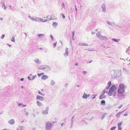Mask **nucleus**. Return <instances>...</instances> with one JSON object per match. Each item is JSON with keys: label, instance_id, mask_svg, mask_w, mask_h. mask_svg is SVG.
<instances>
[{"label": "nucleus", "instance_id": "obj_4", "mask_svg": "<svg viewBox=\"0 0 130 130\" xmlns=\"http://www.w3.org/2000/svg\"><path fill=\"white\" fill-rule=\"evenodd\" d=\"M52 124L49 121H48L46 123L45 129L46 130H50L51 128Z\"/></svg>", "mask_w": 130, "mask_h": 130}, {"label": "nucleus", "instance_id": "obj_10", "mask_svg": "<svg viewBox=\"0 0 130 130\" xmlns=\"http://www.w3.org/2000/svg\"><path fill=\"white\" fill-rule=\"evenodd\" d=\"M102 11L104 12H105L106 11V8L105 4H103L101 6Z\"/></svg>", "mask_w": 130, "mask_h": 130}, {"label": "nucleus", "instance_id": "obj_36", "mask_svg": "<svg viewBox=\"0 0 130 130\" xmlns=\"http://www.w3.org/2000/svg\"><path fill=\"white\" fill-rule=\"evenodd\" d=\"M118 130H121L122 129V128L121 126H118Z\"/></svg>", "mask_w": 130, "mask_h": 130}, {"label": "nucleus", "instance_id": "obj_5", "mask_svg": "<svg viewBox=\"0 0 130 130\" xmlns=\"http://www.w3.org/2000/svg\"><path fill=\"white\" fill-rule=\"evenodd\" d=\"M45 68H47L48 70L50 69L49 67L47 65H42L40 66L38 68L39 70L44 69Z\"/></svg>", "mask_w": 130, "mask_h": 130}, {"label": "nucleus", "instance_id": "obj_64", "mask_svg": "<svg viewBox=\"0 0 130 130\" xmlns=\"http://www.w3.org/2000/svg\"><path fill=\"white\" fill-rule=\"evenodd\" d=\"M113 95L114 96H115L116 95V94L115 93H113Z\"/></svg>", "mask_w": 130, "mask_h": 130}, {"label": "nucleus", "instance_id": "obj_56", "mask_svg": "<svg viewBox=\"0 0 130 130\" xmlns=\"http://www.w3.org/2000/svg\"><path fill=\"white\" fill-rule=\"evenodd\" d=\"M123 71H126V69L124 68H123Z\"/></svg>", "mask_w": 130, "mask_h": 130}, {"label": "nucleus", "instance_id": "obj_11", "mask_svg": "<svg viewBox=\"0 0 130 130\" xmlns=\"http://www.w3.org/2000/svg\"><path fill=\"white\" fill-rule=\"evenodd\" d=\"M36 99L37 100H39L41 101H42L44 100V98L43 97H42L41 96L37 95L36 98Z\"/></svg>", "mask_w": 130, "mask_h": 130}, {"label": "nucleus", "instance_id": "obj_50", "mask_svg": "<svg viewBox=\"0 0 130 130\" xmlns=\"http://www.w3.org/2000/svg\"><path fill=\"white\" fill-rule=\"evenodd\" d=\"M105 115H103V117H102V119H103V118H104V117H105Z\"/></svg>", "mask_w": 130, "mask_h": 130}, {"label": "nucleus", "instance_id": "obj_37", "mask_svg": "<svg viewBox=\"0 0 130 130\" xmlns=\"http://www.w3.org/2000/svg\"><path fill=\"white\" fill-rule=\"evenodd\" d=\"M36 75H35L33 76L32 78V80H33L34 79L36 78Z\"/></svg>", "mask_w": 130, "mask_h": 130}, {"label": "nucleus", "instance_id": "obj_15", "mask_svg": "<svg viewBox=\"0 0 130 130\" xmlns=\"http://www.w3.org/2000/svg\"><path fill=\"white\" fill-rule=\"evenodd\" d=\"M68 48L66 47V52L64 54L65 56H68Z\"/></svg>", "mask_w": 130, "mask_h": 130}, {"label": "nucleus", "instance_id": "obj_62", "mask_svg": "<svg viewBox=\"0 0 130 130\" xmlns=\"http://www.w3.org/2000/svg\"><path fill=\"white\" fill-rule=\"evenodd\" d=\"M39 49L40 50H43V49L42 48H41V47H40L39 48Z\"/></svg>", "mask_w": 130, "mask_h": 130}, {"label": "nucleus", "instance_id": "obj_14", "mask_svg": "<svg viewBox=\"0 0 130 130\" xmlns=\"http://www.w3.org/2000/svg\"><path fill=\"white\" fill-rule=\"evenodd\" d=\"M78 45L80 46H87L88 45V44L85 43H79Z\"/></svg>", "mask_w": 130, "mask_h": 130}, {"label": "nucleus", "instance_id": "obj_18", "mask_svg": "<svg viewBox=\"0 0 130 130\" xmlns=\"http://www.w3.org/2000/svg\"><path fill=\"white\" fill-rule=\"evenodd\" d=\"M37 105L39 106H42V104L39 101H37L36 102Z\"/></svg>", "mask_w": 130, "mask_h": 130}, {"label": "nucleus", "instance_id": "obj_32", "mask_svg": "<svg viewBox=\"0 0 130 130\" xmlns=\"http://www.w3.org/2000/svg\"><path fill=\"white\" fill-rule=\"evenodd\" d=\"M111 82L109 81L108 83L107 84V85H108V86H109V87H110V86H111Z\"/></svg>", "mask_w": 130, "mask_h": 130}, {"label": "nucleus", "instance_id": "obj_49", "mask_svg": "<svg viewBox=\"0 0 130 130\" xmlns=\"http://www.w3.org/2000/svg\"><path fill=\"white\" fill-rule=\"evenodd\" d=\"M75 10L76 11H77V8H76V5H75Z\"/></svg>", "mask_w": 130, "mask_h": 130}, {"label": "nucleus", "instance_id": "obj_33", "mask_svg": "<svg viewBox=\"0 0 130 130\" xmlns=\"http://www.w3.org/2000/svg\"><path fill=\"white\" fill-rule=\"evenodd\" d=\"M38 93L40 94L43 96H44V94L42 93L40 91H38Z\"/></svg>", "mask_w": 130, "mask_h": 130}, {"label": "nucleus", "instance_id": "obj_51", "mask_svg": "<svg viewBox=\"0 0 130 130\" xmlns=\"http://www.w3.org/2000/svg\"><path fill=\"white\" fill-rule=\"evenodd\" d=\"M24 78H21L20 79V80L21 81H23L24 80Z\"/></svg>", "mask_w": 130, "mask_h": 130}, {"label": "nucleus", "instance_id": "obj_19", "mask_svg": "<svg viewBox=\"0 0 130 130\" xmlns=\"http://www.w3.org/2000/svg\"><path fill=\"white\" fill-rule=\"evenodd\" d=\"M58 25V23L56 22H54L52 24L53 26L55 27H56Z\"/></svg>", "mask_w": 130, "mask_h": 130}, {"label": "nucleus", "instance_id": "obj_25", "mask_svg": "<svg viewBox=\"0 0 130 130\" xmlns=\"http://www.w3.org/2000/svg\"><path fill=\"white\" fill-rule=\"evenodd\" d=\"M24 127V126H19V129H17V130H22L23 128Z\"/></svg>", "mask_w": 130, "mask_h": 130}, {"label": "nucleus", "instance_id": "obj_8", "mask_svg": "<svg viewBox=\"0 0 130 130\" xmlns=\"http://www.w3.org/2000/svg\"><path fill=\"white\" fill-rule=\"evenodd\" d=\"M116 86L114 85H112L109 88V90L111 92H113L117 89Z\"/></svg>", "mask_w": 130, "mask_h": 130}, {"label": "nucleus", "instance_id": "obj_57", "mask_svg": "<svg viewBox=\"0 0 130 130\" xmlns=\"http://www.w3.org/2000/svg\"><path fill=\"white\" fill-rule=\"evenodd\" d=\"M28 113L27 112H26V113H25V114L27 116V115H28Z\"/></svg>", "mask_w": 130, "mask_h": 130}, {"label": "nucleus", "instance_id": "obj_17", "mask_svg": "<svg viewBox=\"0 0 130 130\" xmlns=\"http://www.w3.org/2000/svg\"><path fill=\"white\" fill-rule=\"evenodd\" d=\"M124 111V110L122 111V112H119L116 116V117H117V118H119V116H120V115L122 112H123V111Z\"/></svg>", "mask_w": 130, "mask_h": 130}, {"label": "nucleus", "instance_id": "obj_47", "mask_svg": "<svg viewBox=\"0 0 130 130\" xmlns=\"http://www.w3.org/2000/svg\"><path fill=\"white\" fill-rule=\"evenodd\" d=\"M37 74L39 77H40L41 75V73H38Z\"/></svg>", "mask_w": 130, "mask_h": 130}, {"label": "nucleus", "instance_id": "obj_28", "mask_svg": "<svg viewBox=\"0 0 130 130\" xmlns=\"http://www.w3.org/2000/svg\"><path fill=\"white\" fill-rule=\"evenodd\" d=\"M112 92H111V91H110V90H109V92L108 93V95L110 96H111L112 95Z\"/></svg>", "mask_w": 130, "mask_h": 130}, {"label": "nucleus", "instance_id": "obj_29", "mask_svg": "<svg viewBox=\"0 0 130 130\" xmlns=\"http://www.w3.org/2000/svg\"><path fill=\"white\" fill-rule=\"evenodd\" d=\"M112 40L116 42H118L119 41V39H112Z\"/></svg>", "mask_w": 130, "mask_h": 130}, {"label": "nucleus", "instance_id": "obj_20", "mask_svg": "<svg viewBox=\"0 0 130 130\" xmlns=\"http://www.w3.org/2000/svg\"><path fill=\"white\" fill-rule=\"evenodd\" d=\"M37 36H38V37L40 38H43L44 36V35L43 34H39Z\"/></svg>", "mask_w": 130, "mask_h": 130}, {"label": "nucleus", "instance_id": "obj_46", "mask_svg": "<svg viewBox=\"0 0 130 130\" xmlns=\"http://www.w3.org/2000/svg\"><path fill=\"white\" fill-rule=\"evenodd\" d=\"M123 105L122 104L120 105L118 107V108L119 109L121 108V107Z\"/></svg>", "mask_w": 130, "mask_h": 130}, {"label": "nucleus", "instance_id": "obj_48", "mask_svg": "<svg viewBox=\"0 0 130 130\" xmlns=\"http://www.w3.org/2000/svg\"><path fill=\"white\" fill-rule=\"evenodd\" d=\"M62 14V18H63V19L65 18V16L63 14Z\"/></svg>", "mask_w": 130, "mask_h": 130}, {"label": "nucleus", "instance_id": "obj_54", "mask_svg": "<svg viewBox=\"0 0 130 130\" xmlns=\"http://www.w3.org/2000/svg\"><path fill=\"white\" fill-rule=\"evenodd\" d=\"M128 115L127 114V113H126L125 114H124V116H127Z\"/></svg>", "mask_w": 130, "mask_h": 130}, {"label": "nucleus", "instance_id": "obj_38", "mask_svg": "<svg viewBox=\"0 0 130 130\" xmlns=\"http://www.w3.org/2000/svg\"><path fill=\"white\" fill-rule=\"evenodd\" d=\"M50 37H51V39L52 40H54V38L53 36H52V35H51L50 36Z\"/></svg>", "mask_w": 130, "mask_h": 130}, {"label": "nucleus", "instance_id": "obj_40", "mask_svg": "<svg viewBox=\"0 0 130 130\" xmlns=\"http://www.w3.org/2000/svg\"><path fill=\"white\" fill-rule=\"evenodd\" d=\"M56 44H57V42H56L53 44V45H54L53 46L54 47H55V46H56Z\"/></svg>", "mask_w": 130, "mask_h": 130}, {"label": "nucleus", "instance_id": "obj_35", "mask_svg": "<svg viewBox=\"0 0 130 130\" xmlns=\"http://www.w3.org/2000/svg\"><path fill=\"white\" fill-rule=\"evenodd\" d=\"M27 78H28V79L29 80H32V78H31V77H30L29 76H28L27 77Z\"/></svg>", "mask_w": 130, "mask_h": 130}, {"label": "nucleus", "instance_id": "obj_26", "mask_svg": "<svg viewBox=\"0 0 130 130\" xmlns=\"http://www.w3.org/2000/svg\"><path fill=\"white\" fill-rule=\"evenodd\" d=\"M38 64H39L40 63V62H39V60L38 59H36L34 60Z\"/></svg>", "mask_w": 130, "mask_h": 130}, {"label": "nucleus", "instance_id": "obj_7", "mask_svg": "<svg viewBox=\"0 0 130 130\" xmlns=\"http://www.w3.org/2000/svg\"><path fill=\"white\" fill-rule=\"evenodd\" d=\"M49 110V107H46L44 110H42L41 111L42 113L44 115H46L48 113V111Z\"/></svg>", "mask_w": 130, "mask_h": 130}, {"label": "nucleus", "instance_id": "obj_30", "mask_svg": "<svg viewBox=\"0 0 130 130\" xmlns=\"http://www.w3.org/2000/svg\"><path fill=\"white\" fill-rule=\"evenodd\" d=\"M123 122L122 121L120 123H118L117 124L118 126H121V125L122 124Z\"/></svg>", "mask_w": 130, "mask_h": 130}, {"label": "nucleus", "instance_id": "obj_58", "mask_svg": "<svg viewBox=\"0 0 130 130\" xmlns=\"http://www.w3.org/2000/svg\"><path fill=\"white\" fill-rule=\"evenodd\" d=\"M78 63H77V62H76L75 63V66H77V65H78Z\"/></svg>", "mask_w": 130, "mask_h": 130}, {"label": "nucleus", "instance_id": "obj_21", "mask_svg": "<svg viewBox=\"0 0 130 130\" xmlns=\"http://www.w3.org/2000/svg\"><path fill=\"white\" fill-rule=\"evenodd\" d=\"M1 4L2 5V8H3L5 10H6V7L4 3H1Z\"/></svg>", "mask_w": 130, "mask_h": 130}, {"label": "nucleus", "instance_id": "obj_52", "mask_svg": "<svg viewBox=\"0 0 130 130\" xmlns=\"http://www.w3.org/2000/svg\"><path fill=\"white\" fill-rule=\"evenodd\" d=\"M109 86H107V87H106V89H108L109 88Z\"/></svg>", "mask_w": 130, "mask_h": 130}, {"label": "nucleus", "instance_id": "obj_55", "mask_svg": "<svg viewBox=\"0 0 130 130\" xmlns=\"http://www.w3.org/2000/svg\"><path fill=\"white\" fill-rule=\"evenodd\" d=\"M91 95L90 94H88L87 95V97H89Z\"/></svg>", "mask_w": 130, "mask_h": 130}, {"label": "nucleus", "instance_id": "obj_59", "mask_svg": "<svg viewBox=\"0 0 130 130\" xmlns=\"http://www.w3.org/2000/svg\"><path fill=\"white\" fill-rule=\"evenodd\" d=\"M23 104H21V103H19L18 105V106H21V105H22Z\"/></svg>", "mask_w": 130, "mask_h": 130}, {"label": "nucleus", "instance_id": "obj_3", "mask_svg": "<svg viewBox=\"0 0 130 130\" xmlns=\"http://www.w3.org/2000/svg\"><path fill=\"white\" fill-rule=\"evenodd\" d=\"M31 20H32L33 21H34L35 22H46L47 21V20H45L43 21V19H42L40 18L37 17H36L35 18H34L33 17V18H31Z\"/></svg>", "mask_w": 130, "mask_h": 130}, {"label": "nucleus", "instance_id": "obj_43", "mask_svg": "<svg viewBox=\"0 0 130 130\" xmlns=\"http://www.w3.org/2000/svg\"><path fill=\"white\" fill-rule=\"evenodd\" d=\"M49 68H50V69L49 70H48L47 68H45V70L46 71H49V70H51L50 68V67H49Z\"/></svg>", "mask_w": 130, "mask_h": 130}, {"label": "nucleus", "instance_id": "obj_41", "mask_svg": "<svg viewBox=\"0 0 130 130\" xmlns=\"http://www.w3.org/2000/svg\"><path fill=\"white\" fill-rule=\"evenodd\" d=\"M4 36H5V35H2V36H1V38L2 39H3L4 37Z\"/></svg>", "mask_w": 130, "mask_h": 130}, {"label": "nucleus", "instance_id": "obj_23", "mask_svg": "<svg viewBox=\"0 0 130 130\" xmlns=\"http://www.w3.org/2000/svg\"><path fill=\"white\" fill-rule=\"evenodd\" d=\"M101 105H105V100H102L101 102Z\"/></svg>", "mask_w": 130, "mask_h": 130}, {"label": "nucleus", "instance_id": "obj_39", "mask_svg": "<svg viewBox=\"0 0 130 130\" xmlns=\"http://www.w3.org/2000/svg\"><path fill=\"white\" fill-rule=\"evenodd\" d=\"M61 6H62L64 8H65L64 4L63 3L61 5Z\"/></svg>", "mask_w": 130, "mask_h": 130}, {"label": "nucleus", "instance_id": "obj_2", "mask_svg": "<svg viewBox=\"0 0 130 130\" xmlns=\"http://www.w3.org/2000/svg\"><path fill=\"white\" fill-rule=\"evenodd\" d=\"M96 36L99 38L101 40H106L107 39V38L106 36L101 35L100 31L98 32L96 34Z\"/></svg>", "mask_w": 130, "mask_h": 130}, {"label": "nucleus", "instance_id": "obj_61", "mask_svg": "<svg viewBox=\"0 0 130 130\" xmlns=\"http://www.w3.org/2000/svg\"><path fill=\"white\" fill-rule=\"evenodd\" d=\"M28 17H29V18H30V19H31V18H33V17H31L30 16V15H29L28 16Z\"/></svg>", "mask_w": 130, "mask_h": 130}, {"label": "nucleus", "instance_id": "obj_45", "mask_svg": "<svg viewBox=\"0 0 130 130\" xmlns=\"http://www.w3.org/2000/svg\"><path fill=\"white\" fill-rule=\"evenodd\" d=\"M82 72L84 74H85L86 73H87L86 71H84Z\"/></svg>", "mask_w": 130, "mask_h": 130}, {"label": "nucleus", "instance_id": "obj_13", "mask_svg": "<svg viewBox=\"0 0 130 130\" xmlns=\"http://www.w3.org/2000/svg\"><path fill=\"white\" fill-rule=\"evenodd\" d=\"M48 76L47 75H43L41 77V78L43 80H45L48 78Z\"/></svg>", "mask_w": 130, "mask_h": 130}, {"label": "nucleus", "instance_id": "obj_63", "mask_svg": "<svg viewBox=\"0 0 130 130\" xmlns=\"http://www.w3.org/2000/svg\"><path fill=\"white\" fill-rule=\"evenodd\" d=\"M68 83H66V84H65V87H67V85H68Z\"/></svg>", "mask_w": 130, "mask_h": 130}, {"label": "nucleus", "instance_id": "obj_34", "mask_svg": "<svg viewBox=\"0 0 130 130\" xmlns=\"http://www.w3.org/2000/svg\"><path fill=\"white\" fill-rule=\"evenodd\" d=\"M116 128V127L114 126L111 128L110 130H114Z\"/></svg>", "mask_w": 130, "mask_h": 130}, {"label": "nucleus", "instance_id": "obj_60", "mask_svg": "<svg viewBox=\"0 0 130 130\" xmlns=\"http://www.w3.org/2000/svg\"><path fill=\"white\" fill-rule=\"evenodd\" d=\"M72 32V35H74V32L73 31Z\"/></svg>", "mask_w": 130, "mask_h": 130}, {"label": "nucleus", "instance_id": "obj_12", "mask_svg": "<svg viewBox=\"0 0 130 130\" xmlns=\"http://www.w3.org/2000/svg\"><path fill=\"white\" fill-rule=\"evenodd\" d=\"M8 123L10 124L13 125L15 121L14 119H12L9 121Z\"/></svg>", "mask_w": 130, "mask_h": 130}, {"label": "nucleus", "instance_id": "obj_9", "mask_svg": "<svg viewBox=\"0 0 130 130\" xmlns=\"http://www.w3.org/2000/svg\"><path fill=\"white\" fill-rule=\"evenodd\" d=\"M107 23L108 24L111 25L113 26H118V25H117L114 22H110L108 21H107Z\"/></svg>", "mask_w": 130, "mask_h": 130}, {"label": "nucleus", "instance_id": "obj_16", "mask_svg": "<svg viewBox=\"0 0 130 130\" xmlns=\"http://www.w3.org/2000/svg\"><path fill=\"white\" fill-rule=\"evenodd\" d=\"M80 122L83 125H86L87 124V123L84 120L81 121H80Z\"/></svg>", "mask_w": 130, "mask_h": 130}, {"label": "nucleus", "instance_id": "obj_6", "mask_svg": "<svg viewBox=\"0 0 130 130\" xmlns=\"http://www.w3.org/2000/svg\"><path fill=\"white\" fill-rule=\"evenodd\" d=\"M106 91V90L105 89H104L103 90L102 92L103 93L101 95L99 98L100 99H102L103 98H106V97L105 96L104 94L105 93Z\"/></svg>", "mask_w": 130, "mask_h": 130}, {"label": "nucleus", "instance_id": "obj_22", "mask_svg": "<svg viewBox=\"0 0 130 130\" xmlns=\"http://www.w3.org/2000/svg\"><path fill=\"white\" fill-rule=\"evenodd\" d=\"M55 82L53 80H51V82L50 84L52 85L53 86L55 85Z\"/></svg>", "mask_w": 130, "mask_h": 130}, {"label": "nucleus", "instance_id": "obj_1", "mask_svg": "<svg viewBox=\"0 0 130 130\" xmlns=\"http://www.w3.org/2000/svg\"><path fill=\"white\" fill-rule=\"evenodd\" d=\"M118 93L122 94L125 91L124 88V84H120L119 85V88L117 90Z\"/></svg>", "mask_w": 130, "mask_h": 130}, {"label": "nucleus", "instance_id": "obj_42", "mask_svg": "<svg viewBox=\"0 0 130 130\" xmlns=\"http://www.w3.org/2000/svg\"><path fill=\"white\" fill-rule=\"evenodd\" d=\"M92 96H94L92 98V99H93L94 98H95L96 96V95H92Z\"/></svg>", "mask_w": 130, "mask_h": 130}, {"label": "nucleus", "instance_id": "obj_31", "mask_svg": "<svg viewBox=\"0 0 130 130\" xmlns=\"http://www.w3.org/2000/svg\"><path fill=\"white\" fill-rule=\"evenodd\" d=\"M74 116H73L72 117V119H71V125H72L73 123V118H74Z\"/></svg>", "mask_w": 130, "mask_h": 130}, {"label": "nucleus", "instance_id": "obj_27", "mask_svg": "<svg viewBox=\"0 0 130 130\" xmlns=\"http://www.w3.org/2000/svg\"><path fill=\"white\" fill-rule=\"evenodd\" d=\"M11 41L13 42H15V40L14 36H12V38L11 40Z\"/></svg>", "mask_w": 130, "mask_h": 130}, {"label": "nucleus", "instance_id": "obj_53", "mask_svg": "<svg viewBox=\"0 0 130 130\" xmlns=\"http://www.w3.org/2000/svg\"><path fill=\"white\" fill-rule=\"evenodd\" d=\"M88 50L89 51H93V50L88 49Z\"/></svg>", "mask_w": 130, "mask_h": 130}, {"label": "nucleus", "instance_id": "obj_24", "mask_svg": "<svg viewBox=\"0 0 130 130\" xmlns=\"http://www.w3.org/2000/svg\"><path fill=\"white\" fill-rule=\"evenodd\" d=\"M83 99H87V94L84 93L83 96Z\"/></svg>", "mask_w": 130, "mask_h": 130}, {"label": "nucleus", "instance_id": "obj_44", "mask_svg": "<svg viewBox=\"0 0 130 130\" xmlns=\"http://www.w3.org/2000/svg\"><path fill=\"white\" fill-rule=\"evenodd\" d=\"M121 97L122 98H124L125 97V95L124 94H123L121 95Z\"/></svg>", "mask_w": 130, "mask_h": 130}]
</instances>
